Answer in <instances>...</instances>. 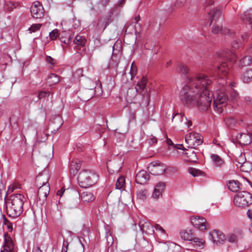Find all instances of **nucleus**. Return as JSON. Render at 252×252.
<instances>
[{"instance_id": "obj_1", "label": "nucleus", "mask_w": 252, "mask_h": 252, "mask_svg": "<svg viewBox=\"0 0 252 252\" xmlns=\"http://www.w3.org/2000/svg\"><path fill=\"white\" fill-rule=\"evenodd\" d=\"M211 83V81L203 74L189 79L180 91L179 97L182 103L188 106L196 107L202 111L207 110L212 100V94L208 89Z\"/></svg>"}, {"instance_id": "obj_2", "label": "nucleus", "mask_w": 252, "mask_h": 252, "mask_svg": "<svg viewBox=\"0 0 252 252\" xmlns=\"http://www.w3.org/2000/svg\"><path fill=\"white\" fill-rule=\"evenodd\" d=\"M237 59V57L235 53L232 51L228 49L220 51L214 59V63L211 69L219 75H222V77H225L229 72L230 65L225 62V61L234 63Z\"/></svg>"}, {"instance_id": "obj_3", "label": "nucleus", "mask_w": 252, "mask_h": 252, "mask_svg": "<svg viewBox=\"0 0 252 252\" xmlns=\"http://www.w3.org/2000/svg\"><path fill=\"white\" fill-rule=\"evenodd\" d=\"M26 200L25 196L20 193L14 194L9 196L6 208L8 216L16 218L22 213L23 205Z\"/></svg>"}, {"instance_id": "obj_4", "label": "nucleus", "mask_w": 252, "mask_h": 252, "mask_svg": "<svg viewBox=\"0 0 252 252\" xmlns=\"http://www.w3.org/2000/svg\"><path fill=\"white\" fill-rule=\"evenodd\" d=\"M98 176L94 171L90 169L82 170L78 176V181L82 188H88L94 185L98 180Z\"/></svg>"}, {"instance_id": "obj_5", "label": "nucleus", "mask_w": 252, "mask_h": 252, "mask_svg": "<svg viewBox=\"0 0 252 252\" xmlns=\"http://www.w3.org/2000/svg\"><path fill=\"white\" fill-rule=\"evenodd\" d=\"M212 32L214 34L221 33L226 36V38L232 40L231 45L233 48H237L240 46L239 40L237 33L232 30L227 28H223L221 26L217 24L213 25L212 29Z\"/></svg>"}, {"instance_id": "obj_6", "label": "nucleus", "mask_w": 252, "mask_h": 252, "mask_svg": "<svg viewBox=\"0 0 252 252\" xmlns=\"http://www.w3.org/2000/svg\"><path fill=\"white\" fill-rule=\"evenodd\" d=\"M234 203L238 207H248L252 204V194L245 191L239 192L234 196Z\"/></svg>"}, {"instance_id": "obj_7", "label": "nucleus", "mask_w": 252, "mask_h": 252, "mask_svg": "<svg viewBox=\"0 0 252 252\" xmlns=\"http://www.w3.org/2000/svg\"><path fill=\"white\" fill-rule=\"evenodd\" d=\"M228 97L224 92L218 91L216 92V95L214 96V108L215 111L220 113H222L226 105Z\"/></svg>"}, {"instance_id": "obj_8", "label": "nucleus", "mask_w": 252, "mask_h": 252, "mask_svg": "<svg viewBox=\"0 0 252 252\" xmlns=\"http://www.w3.org/2000/svg\"><path fill=\"white\" fill-rule=\"evenodd\" d=\"M185 140L189 147L195 148L203 143V137L200 134L193 131L186 136Z\"/></svg>"}, {"instance_id": "obj_9", "label": "nucleus", "mask_w": 252, "mask_h": 252, "mask_svg": "<svg viewBox=\"0 0 252 252\" xmlns=\"http://www.w3.org/2000/svg\"><path fill=\"white\" fill-rule=\"evenodd\" d=\"M32 16L33 18L40 19L43 17L44 9L40 2L36 1L33 2L30 8Z\"/></svg>"}, {"instance_id": "obj_10", "label": "nucleus", "mask_w": 252, "mask_h": 252, "mask_svg": "<svg viewBox=\"0 0 252 252\" xmlns=\"http://www.w3.org/2000/svg\"><path fill=\"white\" fill-rule=\"evenodd\" d=\"M148 79L145 77H143L140 81L136 84L135 89L137 93L142 95L143 97L149 98V95L147 92L146 86Z\"/></svg>"}, {"instance_id": "obj_11", "label": "nucleus", "mask_w": 252, "mask_h": 252, "mask_svg": "<svg viewBox=\"0 0 252 252\" xmlns=\"http://www.w3.org/2000/svg\"><path fill=\"white\" fill-rule=\"evenodd\" d=\"M148 169L152 174L156 176L162 175L165 171L164 165L159 162H151Z\"/></svg>"}, {"instance_id": "obj_12", "label": "nucleus", "mask_w": 252, "mask_h": 252, "mask_svg": "<svg viewBox=\"0 0 252 252\" xmlns=\"http://www.w3.org/2000/svg\"><path fill=\"white\" fill-rule=\"evenodd\" d=\"M191 224L198 229L203 231L207 229V223L206 220L199 216L192 217L190 218Z\"/></svg>"}, {"instance_id": "obj_13", "label": "nucleus", "mask_w": 252, "mask_h": 252, "mask_svg": "<svg viewBox=\"0 0 252 252\" xmlns=\"http://www.w3.org/2000/svg\"><path fill=\"white\" fill-rule=\"evenodd\" d=\"M236 162L240 165L241 170L243 172H249L252 169V164L246 161L244 154H241L236 159Z\"/></svg>"}, {"instance_id": "obj_14", "label": "nucleus", "mask_w": 252, "mask_h": 252, "mask_svg": "<svg viewBox=\"0 0 252 252\" xmlns=\"http://www.w3.org/2000/svg\"><path fill=\"white\" fill-rule=\"evenodd\" d=\"M209 238L214 244L217 245L222 243L226 240L224 234L219 230H213L209 233Z\"/></svg>"}, {"instance_id": "obj_15", "label": "nucleus", "mask_w": 252, "mask_h": 252, "mask_svg": "<svg viewBox=\"0 0 252 252\" xmlns=\"http://www.w3.org/2000/svg\"><path fill=\"white\" fill-rule=\"evenodd\" d=\"M111 22L110 16L102 17L98 20L96 30L98 32H103Z\"/></svg>"}, {"instance_id": "obj_16", "label": "nucleus", "mask_w": 252, "mask_h": 252, "mask_svg": "<svg viewBox=\"0 0 252 252\" xmlns=\"http://www.w3.org/2000/svg\"><path fill=\"white\" fill-rule=\"evenodd\" d=\"M236 139L240 144L248 145L252 141V134L250 133H240L237 135Z\"/></svg>"}, {"instance_id": "obj_17", "label": "nucleus", "mask_w": 252, "mask_h": 252, "mask_svg": "<svg viewBox=\"0 0 252 252\" xmlns=\"http://www.w3.org/2000/svg\"><path fill=\"white\" fill-rule=\"evenodd\" d=\"M149 175L144 170L139 171L135 176V181L137 184L142 185L147 183L149 180Z\"/></svg>"}, {"instance_id": "obj_18", "label": "nucleus", "mask_w": 252, "mask_h": 252, "mask_svg": "<svg viewBox=\"0 0 252 252\" xmlns=\"http://www.w3.org/2000/svg\"><path fill=\"white\" fill-rule=\"evenodd\" d=\"M3 249L8 250L9 251H13L14 248V244L11 236L7 233H5L4 234V244Z\"/></svg>"}, {"instance_id": "obj_19", "label": "nucleus", "mask_w": 252, "mask_h": 252, "mask_svg": "<svg viewBox=\"0 0 252 252\" xmlns=\"http://www.w3.org/2000/svg\"><path fill=\"white\" fill-rule=\"evenodd\" d=\"M38 188L37 196L40 199H46L50 191L49 184H45L44 186L37 187Z\"/></svg>"}, {"instance_id": "obj_20", "label": "nucleus", "mask_w": 252, "mask_h": 252, "mask_svg": "<svg viewBox=\"0 0 252 252\" xmlns=\"http://www.w3.org/2000/svg\"><path fill=\"white\" fill-rule=\"evenodd\" d=\"M165 183L163 182H159L157 183L155 186L152 197L155 199L158 198L162 195V192L165 188Z\"/></svg>"}, {"instance_id": "obj_21", "label": "nucleus", "mask_w": 252, "mask_h": 252, "mask_svg": "<svg viewBox=\"0 0 252 252\" xmlns=\"http://www.w3.org/2000/svg\"><path fill=\"white\" fill-rule=\"evenodd\" d=\"M242 237V234L240 231L229 233L227 235L226 239L230 243L237 244Z\"/></svg>"}, {"instance_id": "obj_22", "label": "nucleus", "mask_w": 252, "mask_h": 252, "mask_svg": "<svg viewBox=\"0 0 252 252\" xmlns=\"http://www.w3.org/2000/svg\"><path fill=\"white\" fill-rule=\"evenodd\" d=\"M195 249H203L205 247V241L203 239L194 237L190 243Z\"/></svg>"}, {"instance_id": "obj_23", "label": "nucleus", "mask_w": 252, "mask_h": 252, "mask_svg": "<svg viewBox=\"0 0 252 252\" xmlns=\"http://www.w3.org/2000/svg\"><path fill=\"white\" fill-rule=\"evenodd\" d=\"M139 226L140 229L142 232L147 234H152L154 232L152 224L148 221H140Z\"/></svg>"}, {"instance_id": "obj_24", "label": "nucleus", "mask_w": 252, "mask_h": 252, "mask_svg": "<svg viewBox=\"0 0 252 252\" xmlns=\"http://www.w3.org/2000/svg\"><path fill=\"white\" fill-rule=\"evenodd\" d=\"M226 185L228 189L233 192H237L240 189V183L237 180H229Z\"/></svg>"}, {"instance_id": "obj_25", "label": "nucleus", "mask_w": 252, "mask_h": 252, "mask_svg": "<svg viewBox=\"0 0 252 252\" xmlns=\"http://www.w3.org/2000/svg\"><path fill=\"white\" fill-rule=\"evenodd\" d=\"M81 200L83 202H89L94 200L95 197L94 195L89 191H84L80 194Z\"/></svg>"}, {"instance_id": "obj_26", "label": "nucleus", "mask_w": 252, "mask_h": 252, "mask_svg": "<svg viewBox=\"0 0 252 252\" xmlns=\"http://www.w3.org/2000/svg\"><path fill=\"white\" fill-rule=\"evenodd\" d=\"M70 172L74 174L81 167V161L79 159H74L70 162Z\"/></svg>"}, {"instance_id": "obj_27", "label": "nucleus", "mask_w": 252, "mask_h": 252, "mask_svg": "<svg viewBox=\"0 0 252 252\" xmlns=\"http://www.w3.org/2000/svg\"><path fill=\"white\" fill-rule=\"evenodd\" d=\"M48 177L47 175H41L38 176L36 178V185L37 187L44 186L48 183Z\"/></svg>"}, {"instance_id": "obj_28", "label": "nucleus", "mask_w": 252, "mask_h": 252, "mask_svg": "<svg viewBox=\"0 0 252 252\" xmlns=\"http://www.w3.org/2000/svg\"><path fill=\"white\" fill-rule=\"evenodd\" d=\"M241 19L246 23L252 24V9L245 11L241 16Z\"/></svg>"}, {"instance_id": "obj_29", "label": "nucleus", "mask_w": 252, "mask_h": 252, "mask_svg": "<svg viewBox=\"0 0 252 252\" xmlns=\"http://www.w3.org/2000/svg\"><path fill=\"white\" fill-rule=\"evenodd\" d=\"M241 79L244 83H249L252 80V69H249L244 71L242 76Z\"/></svg>"}, {"instance_id": "obj_30", "label": "nucleus", "mask_w": 252, "mask_h": 252, "mask_svg": "<svg viewBox=\"0 0 252 252\" xmlns=\"http://www.w3.org/2000/svg\"><path fill=\"white\" fill-rule=\"evenodd\" d=\"M209 14L211 18V23L216 21L221 15L220 10L214 8L210 9Z\"/></svg>"}, {"instance_id": "obj_31", "label": "nucleus", "mask_w": 252, "mask_h": 252, "mask_svg": "<svg viewBox=\"0 0 252 252\" xmlns=\"http://www.w3.org/2000/svg\"><path fill=\"white\" fill-rule=\"evenodd\" d=\"M252 62V57L251 56H245L239 61V66H247L251 65Z\"/></svg>"}, {"instance_id": "obj_32", "label": "nucleus", "mask_w": 252, "mask_h": 252, "mask_svg": "<svg viewBox=\"0 0 252 252\" xmlns=\"http://www.w3.org/2000/svg\"><path fill=\"white\" fill-rule=\"evenodd\" d=\"M211 158L216 166L220 167L223 165V160L218 155L216 154H212L211 155Z\"/></svg>"}, {"instance_id": "obj_33", "label": "nucleus", "mask_w": 252, "mask_h": 252, "mask_svg": "<svg viewBox=\"0 0 252 252\" xmlns=\"http://www.w3.org/2000/svg\"><path fill=\"white\" fill-rule=\"evenodd\" d=\"M60 81L59 76L55 74H51L47 78V83L51 86L58 83Z\"/></svg>"}, {"instance_id": "obj_34", "label": "nucleus", "mask_w": 252, "mask_h": 252, "mask_svg": "<svg viewBox=\"0 0 252 252\" xmlns=\"http://www.w3.org/2000/svg\"><path fill=\"white\" fill-rule=\"evenodd\" d=\"M180 235L182 239L185 240L189 241L191 242L194 237L193 234L190 231L183 230L180 232Z\"/></svg>"}, {"instance_id": "obj_35", "label": "nucleus", "mask_w": 252, "mask_h": 252, "mask_svg": "<svg viewBox=\"0 0 252 252\" xmlns=\"http://www.w3.org/2000/svg\"><path fill=\"white\" fill-rule=\"evenodd\" d=\"M193 148H190L189 149L187 150L185 154L189 158V160L191 161H195L196 160L197 157L196 153L194 151L192 150Z\"/></svg>"}, {"instance_id": "obj_36", "label": "nucleus", "mask_w": 252, "mask_h": 252, "mask_svg": "<svg viewBox=\"0 0 252 252\" xmlns=\"http://www.w3.org/2000/svg\"><path fill=\"white\" fill-rule=\"evenodd\" d=\"M73 42L77 46H84L86 44V40L84 37L77 35L75 37Z\"/></svg>"}, {"instance_id": "obj_37", "label": "nucleus", "mask_w": 252, "mask_h": 252, "mask_svg": "<svg viewBox=\"0 0 252 252\" xmlns=\"http://www.w3.org/2000/svg\"><path fill=\"white\" fill-rule=\"evenodd\" d=\"M125 185V179L123 176L120 177L117 180L116 188L117 189H122Z\"/></svg>"}, {"instance_id": "obj_38", "label": "nucleus", "mask_w": 252, "mask_h": 252, "mask_svg": "<svg viewBox=\"0 0 252 252\" xmlns=\"http://www.w3.org/2000/svg\"><path fill=\"white\" fill-rule=\"evenodd\" d=\"M225 123L230 128H233L236 124V121L232 118H227L225 119Z\"/></svg>"}, {"instance_id": "obj_39", "label": "nucleus", "mask_w": 252, "mask_h": 252, "mask_svg": "<svg viewBox=\"0 0 252 252\" xmlns=\"http://www.w3.org/2000/svg\"><path fill=\"white\" fill-rule=\"evenodd\" d=\"M186 2V0H176L173 5V8H179L183 7Z\"/></svg>"}, {"instance_id": "obj_40", "label": "nucleus", "mask_w": 252, "mask_h": 252, "mask_svg": "<svg viewBox=\"0 0 252 252\" xmlns=\"http://www.w3.org/2000/svg\"><path fill=\"white\" fill-rule=\"evenodd\" d=\"M42 25L40 24H32L29 29V31L31 33L32 32H34L37 31H38Z\"/></svg>"}, {"instance_id": "obj_41", "label": "nucleus", "mask_w": 252, "mask_h": 252, "mask_svg": "<svg viewBox=\"0 0 252 252\" xmlns=\"http://www.w3.org/2000/svg\"><path fill=\"white\" fill-rule=\"evenodd\" d=\"M189 172L193 176H197L201 174V171L197 169L194 168H190L189 169Z\"/></svg>"}, {"instance_id": "obj_42", "label": "nucleus", "mask_w": 252, "mask_h": 252, "mask_svg": "<svg viewBox=\"0 0 252 252\" xmlns=\"http://www.w3.org/2000/svg\"><path fill=\"white\" fill-rule=\"evenodd\" d=\"M3 223L6 225L9 231L11 232L13 230L12 223L6 218L3 219Z\"/></svg>"}, {"instance_id": "obj_43", "label": "nucleus", "mask_w": 252, "mask_h": 252, "mask_svg": "<svg viewBox=\"0 0 252 252\" xmlns=\"http://www.w3.org/2000/svg\"><path fill=\"white\" fill-rule=\"evenodd\" d=\"M137 68L136 66L133 63L131 64L130 67V73L131 74V79H132L133 77H134L136 74Z\"/></svg>"}, {"instance_id": "obj_44", "label": "nucleus", "mask_w": 252, "mask_h": 252, "mask_svg": "<svg viewBox=\"0 0 252 252\" xmlns=\"http://www.w3.org/2000/svg\"><path fill=\"white\" fill-rule=\"evenodd\" d=\"M58 35V31L57 29H55V30H53L49 33L50 38L52 40L55 39L57 37Z\"/></svg>"}, {"instance_id": "obj_45", "label": "nucleus", "mask_w": 252, "mask_h": 252, "mask_svg": "<svg viewBox=\"0 0 252 252\" xmlns=\"http://www.w3.org/2000/svg\"><path fill=\"white\" fill-rule=\"evenodd\" d=\"M49 95V92L41 91L38 94V99H41Z\"/></svg>"}, {"instance_id": "obj_46", "label": "nucleus", "mask_w": 252, "mask_h": 252, "mask_svg": "<svg viewBox=\"0 0 252 252\" xmlns=\"http://www.w3.org/2000/svg\"><path fill=\"white\" fill-rule=\"evenodd\" d=\"M179 69L183 73H186L188 71V67L183 64H181L179 65Z\"/></svg>"}, {"instance_id": "obj_47", "label": "nucleus", "mask_w": 252, "mask_h": 252, "mask_svg": "<svg viewBox=\"0 0 252 252\" xmlns=\"http://www.w3.org/2000/svg\"><path fill=\"white\" fill-rule=\"evenodd\" d=\"M46 61L51 65H54L56 63V60L51 57L47 56L46 57Z\"/></svg>"}, {"instance_id": "obj_48", "label": "nucleus", "mask_w": 252, "mask_h": 252, "mask_svg": "<svg viewBox=\"0 0 252 252\" xmlns=\"http://www.w3.org/2000/svg\"><path fill=\"white\" fill-rule=\"evenodd\" d=\"M68 249V243L67 242L63 241V247L62 249V252H67Z\"/></svg>"}, {"instance_id": "obj_49", "label": "nucleus", "mask_w": 252, "mask_h": 252, "mask_svg": "<svg viewBox=\"0 0 252 252\" xmlns=\"http://www.w3.org/2000/svg\"><path fill=\"white\" fill-rule=\"evenodd\" d=\"M148 143L150 144H153L157 142V139L156 137H151L149 138L148 140Z\"/></svg>"}, {"instance_id": "obj_50", "label": "nucleus", "mask_w": 252, "mask_h": 252, "mask_svg": "<svg viewBox=\"0 0 252 252\" xmlns=\"http://www.w3.org/2000/svg\"><path fill=\"white\" fill-rule=\"evenodd\" d=\"M155 229H156V230L160 231L162 232L163 233H165L164 229L159 224H156Z\"/></svg>"}, {"instance_id": "obj_51", "label": "nucleus", "mask_w": 252, "mask_h": 252, "mask_svg": "<svg viewBox=\"0 0 252 252\" xmlns=\"http://www.w3.org/2000/svg\"><path fill=\"white\" fill-rule=\"evenodd\" d=\"M65 191V189L63 188H62L61 189L59 190L57 192V194L58 196H60V197L62 196L64 192Z\"/></svg>"}, {"instance_id": "obj_52", "label": "nucleus", "mask_w": 252, "mask_h": 252, "mask_svg": "<svg viewBox=\"0 0 252 252\" xmlns=\"http://www.w3.org/2000/svg\"><path fill=\"white\" fill-rule=\"evenodd\" d=\"M241 38L243 40H246L248 37V34L247 33H243L241 35Z\"/></svg>"}, {"instance_id": "obj_53", "label": "nucleus", "mask_w": 252, "mask_h": 252, "mask_svg": "<svg viewBox=\"0 0 252 252\" xmlns=\"http://www.w3.org/2000/svg\"><path fill=\"white\" fill-rule=\"evenodd\" d=\"M247 215L249 218L252 219V209H249L247 212Z\"/></svg>"}, {"instance_id": "obj_54", "label": "nucleus", "mask_w": 252, "mask_h": 252, "mask_svg": "<svg viewBox=\"0 0 252 252\" xmlns=\"http://www.w3.org/2000/svg\"><path fill=\"white\" fill-rule=\"evenodd\" d=\"M134 90L133 89H129L128 91H127V97H129L130 99H132L134 96H131L130 95V94H131V92H133Z\"/></svg>"}, {"instance_id": "obj_55", "label": "nucleus", "mask_w": 252, "mask_h": 252, "mask_svg": "<svg viewBox=\"0 0 252 252\" xmlns=\"http://www.w3.org/2000/svg\"><path fill=\"white\" fill-rule=\"evenodd\" d=\"M8 5H11V10H12L13 8H15L17 7V3H12L11 2H10Z\"/></svg>"}, {"instance_id": "obj_56", "label": "nucleus", "mask_w": 252, "mask_h": 252, "mask_svg": "<svg viewBox=\"0 0 252 252\" xmlns=\"http://www.w3.org/2000/svg\"><path fill=\"white\" fill-rule=\"evenodd\" d=\"M15 187L13 186H9L8 188L7 191L9 192H12L15 189Z\"/></svg>"}, {"instance_id": "obj_57", "label": "nucleus", "mask_w": 252, "mask_h": 252, "mask_svg": "<svg viewBox=\"0 0 252 252\" xmlns=\"http://www.w3.org/2000/svg\"><path fill=\"white\" fill-rule=\"evenodd\" d=\"M175 147L176 149H181V150L184 149V146H183L182 144L177 145L175 146Z\"/></svg>"}, {"instance_id": "obj_58", "label": "nucleus", "mask_w": 252, "mask_h": 252, "mask_svg": "<svg viewBox=\"0 0 252 252\" xmlns=\"http://www.w3.org/2000/svg\"><path fill=\"white\" fill-rule=\"evenodd\" d=\"M166 143L169 145H172L173 144V143L172 141V140L168 138L166 139Z\"/></svg>"}, {"instance_id": "obj_59", "label": "nucleus", "mask_w": 252, "mask_h": 252, "mask_svg": "<svg viewBox=\"0 0 252 252\" xmlns=\"http://www.w3.org/2000/svg\"><path fill=\"white\" fill-rule=\"evenodd\" d=\"M126 0H121L118 3V4L120 6H122L125 3Z\"/></svg>"}, {"instance_id": "obj_60", "label": "nucleus", "mask_w": 252, "mask_h": 252, "mask_svg": "<svg viewBox=\"0 0 252 252\" xmlns=\"http://www.w3.org/2000/svg\"><path fill=\"white\" fill-rule=\"evenodd\" d=\"M214 3L213 0H207L206 1V4L209 5H212Z\"/></svg>"}, {"instance_id": "obj_61", "label": "nucleus", "mask_w": 252, "mask_h": 252, "mask_svg": "<svg viewBox=\"0 0 252 252\" xmlns=\"http://www.w3.org/2000/svg\"><path fill=\"white\" fill-rule=\"evenodd\" d=\"M187 125L188 126V127L189 128L190 126H192V122L191 121H188L187 122Z\"/></svg>"}, {"instance_id": "obj_62", "label": "nucleus", "mask_w": 252, "mask_h": 252, "mask_svg": "<svg viewBox=\"0 0 252 252\" xmlns=\"http://www.w3.org/2000/svg\"><path fill=\"white\" fill-rule=\"evenodd\" d=\"M134 20H135L136 23H137L138 21L140 20V16L139 15L136 16L134 17Z\"/></svg>"}, {"instance_id": "obj_63", "label": "nucleus", "mask_w": 252, "mask_h": 252, "mask_svg": "<svg viewBox=\"0 0 252 252\" xmlns=\"http://www.w3.org/2000/svg\"><path fill=\"white\" fill-rule=\"evenodd\" d=\"M34 252H42L39 248H37L34 250Z\"/></svg>"}, {"instance_id": "obj_64", "label": "nucleus", "mask_w": 252, "mask_h": 252, "mask_svg": "<svg viewBox=\"0 0 252 252\" xmlns=\"http://www.w3.org/2000/svg\"><path fill=\"white\" fill-rule=\"evenodd\" d=\"M0 252H12V251H9L8 250L3 249L1 250Z\"/></svg>"}]
</instances>
